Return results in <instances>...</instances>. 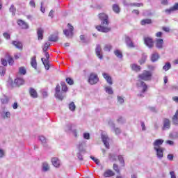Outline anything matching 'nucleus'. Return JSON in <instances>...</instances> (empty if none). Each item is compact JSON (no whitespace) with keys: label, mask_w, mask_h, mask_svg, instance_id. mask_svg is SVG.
I'll list each match as a JSON object with an SVG mask.
<instances>
[{"label":"nucleus","mask_w":178,"mask_h":178,"mask_svg":"<svg viewBox=\"0 0 178 178\" xmlns=\"http://www.w3.org/2000/svg\"><path fill=\"white\" fill-rule=\"evenodd\" d=\"M99 17L101 20V25L96 26L97 31L101 33H109L111 31V27H108L109 26V18L106 14L104 13H100L99 14Z\"/></svg>","instance_id":"nucleus-1"},{"label":"nucleus","mask_w":178,"mask_h":178,"mask_svg":"<svg viewBox=\"0 0 178 178\" xmlns=\"http://www.w3.org/2000/svg\"><path fill=\"white\" fill-rule=\"evenodd\" d=\"M137 86L138 88H141V92L138 95V96L141 97H144V92L147 91V88H148V86H147V84H145V83L141 80L138 81Z\"/></svg>","instance_id":"nucleus-2"},{"label":"nucleus","mask_w":178,"mask_h":178,"mask_svg":"<svg viewBox=\"0 0 178 178\" xmlns=\"http://www.w3.org/2000/svg\"><path fill=\"white\" fill-rule=\"evenodd\" d=\"M0 116L2 119H9L10 118V112L6 111V107L1 105Z\"/></svg>","instance_id":"nucleus-3"},{"label":"nucleus","mask_w":178,"mask_h":178,"mask_svg":"<svg viewBox=\"0 0 178 178\" xmlns=\"http://www.w3.org/2000/svg\"><path fill=\"white\" fill-rule=\"evenodd\" d=\"M99 81V79L98 78V75L95 73H90L88 78V83L92 86L94 84H97Z\"/></svg>","instance_id":"nucleus-4"},{"label":"nucleus","mask_w":178,"mask_h":178,"mask_svg":"<svg viewBox=\"0 0 178 178\" xmlns=\"http://www.w3.org/2000/svg\"><path fill=\"white\" fill-rule=\"evenodd\" d=\"M43 54H44V56L46 59H44L43 58L41 59L42 62L46 69V70H49V54L47 51H43Z\"/></svg>","instance_id":"nucleus-5"},{"label":"nucleus","mask_w":178,"mask_h":178,"mask_svg":"<svg viewBox=\"0 0 178 178\" xmlns=\"http://www.w3.org/2000/svg\"><path fill=\"white\" fill-rule=\"evenodd\" d=\"M67 27L69 29H65L63 33L67 38H71V37H73V30H74V28L70 24H67Z\"/></svg>","instance_id":"nucleus-6"},{"label":"nucleus","mask_w":178,"mask_h":178,"mask_svg":"<svg viewBox=\"0 0 178 178\" xmlns=\"http://www.w3.org/2000/svg\"><path fill=\"white\" fill-rule=\"evenodd\" d=\"M152 74L149 71H144L143 74L139 75V79L141 80L148 81L151 80Z\"/></svg>","instance_id":"nucleus-7"},{"label":"nucleus","mask_w":178,"mask_h":178,"mask_svg":"<svg viewBox=\"0 0 178 178\" xmlns=\"http://www.w3.org/2000/svg\"><path fill=\"white\" fill-rule=\"evenodd\" d=\"M72 127H73V124L68 123V124H66V126L65 127V131L67 133H69V132L72 131V134H74V137L77 138V130L72 129Z\"/></svg>","instance_id":"nucleus-8"},{"label":"nucleus","mask_w":178,"mask_h":178,"mask_svg":"<svg viewBox=\"0 0 178 178\" xmlns=\"http://www.w3.org/2000/svg\"><path fill=\"white\" fill-rule=\"evenodd\" d=\"M144 42L148 48H152L154 47V40L149 37H144Z\"/></svg>","instance_id":"nucleus-9"},{"label":"nucleus","mask_w":178,"mask_h":178,"mask_svg":"<svg viewBox=\"0 0 178 178\" xmlns=\"http://www.w3.org/2000/svg\"><path fill=\"white\" fill-rule=\"evenodd\" d=\"M154 151L156 152V156L159 159L163 158V147H154Z\"/></svg>","instance_id":"nucleus-10"},{"label":"nucleus","mask_w":178,"mask_h":178,"mask_svg":"<svg viewBox=\"0 0 178 178\" xmlns=\"http://www.w3.org/2000/svg\"><path fill=\"white\" fill-rule=\"evenodd\" d=\"M102 140L106 148L109 149V138H108V135L105 134L104 133H102Z\"/></svg>","instance_id":"nucleus-11"},{"label":"nucleus","mask_w":178,"mask_h":178,"mask_svg":"<svg viewBox=\"0 0 178 178\" xmlns=\"http://www.w3.org/2000/svg\"><path fill=\"white\" fill-rule=\"evenodd\" d=\"M95 54L99 59H103L104 56L102 55V49L101 45L97 44L95 48Z\"/></svg>","instance_id":"nucleus-12"},{"label":"nucleus","mask_w":178,"mask_h":178,"mask_svg":"<svg viewBox=\"0 0 178 178\" xmlns=\"http://www.w3.org/2000/svg\"><path fill=\"white\" fill-rule=\"evenodd\" d=\"M17 24L22 29L26 30V29H29V24L26 23V22H24V21L22 20V19H18L17 20Z\"/></svg>","instance_id":"nucleus-13"},{"label":"nucleus","mask_w":178,"mask_h":178,"mask_svg":"<svg viewBox=\"0 0 178 178\" xmlns=\"http://www.w3.org/2000/svg\"><path fill=\"white\" fill-rule=\"evenodd\" d=\"M125 42L129 48H134V43L133 42V40H131V38H130V37H125Z\"/></svg>","instance_id":"nucleus-14"},{"label":"nucleus","mask_w":178,"mask_h":178,"mask_svg":"<svg viewBox=\"0 0 178 178\" xmlns=\"http://www.w3.org/2000/svg\"><path fill=\"white\" fill-rule=\"evenodd\" d=\"M163 139H156L153 143L154 148H162L161 145L163 144Z\"/></svg>","instance_id":"nucleus-15"},{"label":"nucleus","mask_w":178,"mask_h":178,"mask_svg":"<svg viewBox=\"0 0 178 178\" xmlns=\"http://www.w3.org/2000/svg\"><path fill=\"white\" fill-rule=\"evenodd\" d=\"M168 129H170V120L168 118H165L163 120V130H168Z\"/></svg>","instance_id":"nucleus-16"},{"label":"nucleus","mask_w":178,"mask_h":178,"mask_svg":"<svg viewBox=\"0 0 178 178\" xmlns=\"http://www.w3.org/2000/svg\"><path fill=\"white\" fill-rule=\"evenodd\" d=\"M38 39L41 40L44 38V29L42 28H38L37 29Z\"/></svg>","instance_id":"nucleus-17"},{"label":"nucleus","mask_w":178,"mask_h":178,"mask_svg":"<svg viewBox=\"0 0 178 178\" xmlns=\"http://www.w3.org/2000/svg\"><path fill=\"white\" fill-rule=\"evenodd\" d=\"M55 97L60 101H63V99L66 97V93L65 92H58L55 93Z\"/></svg>","instance_id":"nucleus-18"},{"label":"nucleus","mask_w":178,"mask_h":178,"mask_svg":"<svg viewBox=\"0 0 178 178\" xmlns=\"http://www.w3.org/2000/svg\"><path fill=\"white\" fill-rule=\"evenodd\" d=\"M51 163L55 168H59V166H60V161L56 157L51 159Z\"/></svg>","instance_id":"nucleus-19"},{"label":"nucleus","mask_w":178,"mask_h":178,"mask_svg":"<svg viewBox=\"0 0 178 178\" xmlns=\"http://www.w3.org/2000/svg\"><path fill=\"white\" fill-rule=\"evenodd\" d=\"M124 6H136V8H140V6H144V4L140 3H129L126 1H123Z\"/></svg>","instance_id":"nucleus-20"},{"label":"nucleus","mask_w":178,"mask_h":178,"mask_svg":"<svg viewBox=\"0 0 178 178\" xmlns=\"http://www.w3.org/2000/svg\"><path fill=\"white\" fill-rule=\"evenodd\" d=\"M156 47L158 49L163 48V39H156Z\"/></svg>","instance_id":"nucleus-21"},{"label":"nucleus","mask_w":178,"mask_h":178,"mask_svg":"<svg viewBox=\"0 0 178 178\" xmlns=\"http://www.w3.org/2000/svg\"><path fill=\"white\" fill-rule=\"evenodd\" d=\"M103 77L105 79L107 83L110 84V86H112L113 84V83L112 82V78H111V76L108 74L103 73Z\"/></svg>","instance_id":"nucleus-22"},{"label":"nucleus","mask_w":178,"mask_h":178,"mask_svg":"<svg viewBox=\"0 0 178 178\" xmlns=\"http://www.w3.org/2000/svg\"><path fill=\"white\" fill-rule=\"evenodd\" d=\"M108 124H109L110 127H111V129H114L115 134H117V135L120 134V133H121L120 129H119V128L115 129V124H113V122H108Z\"/></svg>","instance_id":"nucleus-23"},{"label":"nucleus","mask_w":178,"mask_h":178,"mask_svg":"<svg viewBox=\"0 0 178 178\" xmlns=\"http://www.w3.org/2000/svg\"><path fill=\"white\" fill-rule=\"evenodd\" d=\"M36 56H34L31 58V65L32 66V67H33V69L37 70V60H36Z\"/></svg>","instance_id":"nucleus-24"},{"label":"nucleus","mask_w":178,"mask_h":178,"mask_svg":"<svg viewBox=\"0 0 178 178\" xmlns=\"http://www.w3.org/2000/svg\"><path fill=\"white\" fill-rule=\"evenodd\" d=\"M29 94H30L31 97H32V98H37L38 97L37 91L35 90V89L33 88H30Z\"/></svg>","instance_id":"nucleus-25"},{"label":"nucleus","mask_w":178,"mask_h":178,"mask_svg":"<svg viewBox=\"0 0 178 178\" xmlns=\"http://www.w3.org/2000/svg\"><path fill=\"white\" fill-rule=\"evenodd\" d=\"M115 175V172L111 170H107L104 172V177H112Z\"/></svg>","instance_id":"nucleus-26"},{"label":"nucleus","mask_w":178,"mask_h":178,"mask_svg":"<svg viewBox=\"0 0 178 178\" xmlns=\"http://www.w3.org/2000/svg\"><path fill=\"white\" fill-rule=\"evenodd\" d=\"M14 83L17 86H23L24 84V79L23 78H17L15 79Z\"/></svg>","instance_id":"nucleus-27"},{"label":"nucleus","mask_w":178,"mask_h":178,"mask_svg":"<svg viewBox=\"0 0 178 178\" xmlns=\"http://www.w3.org/2000/svg\"><path fill=\"white\" fill-rule=\"evenodd\" d=\"M12 44L18 49H23V44L21 42L13 41Z\"/></svg>","instance_id":"nucleus-28"},{"label":"nucleus","mask_w":178,"mask_h":178,"mask_svg":"<svg viewBox=\"0 0 178 178\" xmlns=\"http://www.w3.org/2000/svg\"><path fill=\"white\" fill-rule=\"evenodd\" d=\"M158 59H159V54H158V53L155 52L152 54V56H151L152 62H156Z\"/></svg>","instance_id":"nucleus-29"},{"label":"nucleus","mask_w":178,"mask_h":178,"mask_svg":"<svg viewBox=\"0 0 178 178\" xmlns=\"http://www.w3.org/2000/svg\"><path fill=\"white\" fill-rule=\"evenodd\" d=\"M114 55L118 58V59H122L123 58V54H122V51L119 49H116L114 51Z\"/></svg>","instance_id":"nucleus-30"},{"label":"nucleus","mask_w":178,"mask_h":178,"mask_svg":"<svg viewBox=\"0 0 178 178\" xmlns=\"http://www.w3.org/2000/svg\"><path fill=\"white\" fill-rule=\"evenodd\" d=\"M131 69L134 72H140L141 70V67L140 65H138L137 64H132Z\"/></svg>","instance_id":"nucleus-31"},{"label":"nucleus","mask_w":178,"mask_h":178,"mask_svg":"<svg viewBox=\"0 0 178 178\" xmlns=\"http://www.w3.org/2000/svg\"><path fill=\"white\" fill-rule=\"evenodd\" d=\"M49 41L51 42H56V41H58V35H51L50 37H49Z\"/></svg>","instance_id":"nucleus-32"},{"label":"nucleus","mask_w":178,"mask_h":178,"mask_svg":"<svg viewBox=\"0 0 178 178\" xmlns=\"http://www.w3.org/2000/svg\"><path fill=\"white\" fill-rule=\"evenodd\" d=\"M49 47H51V43L49 42H45L42 47L43 52H47L49 49Z\"/></svg>","instance_id":"nucleus-33"},{"label":"nucleus","mask_w":178,"mask_h":178,"mask_svg":"<svg viewBox=\"0 0 178 178\" xmlns=\"http://www.w3.org/2000/svg\"><path fill=\"white\" fill-rule=\"evenodd\" d=\"M145 60H147V54H142V58L139 60V63L140 65H143V64L145 63Z\"/></svg>","instance_id":"nucleus-34"},{"label":"nucleus","mask_w":178,"mask_h":178,"mask_svg":"<svg viewBox=\"0 0 178 178\" xmlns=\"http://www.w3.org/2000/svg\"><path fill=\"white\" fill-rule=\"evenodd\" d=\"M49 170V165L47 164V162L42 163V171L48 172Z\"/></svg>","instance_id":"nucleus-35"},{"label":"nucleus","mask_w":178,"mask_h":178,"mask_svg":"<svg viewBox=\"0 0 178 178\" xmlns=\"http://www.w3.org/2000/svg\"><path fill=\"white\" fill-rule=\"evenodd\" d=\"M1 105H3V106H5V104L9 102V99L8 98V97L4 96V98L1 99Z\"/></svg>","instance_id":"nucleus-36"},{"label":"nucleus","mask_w":178,"mask_h":178,"mask_svg":"<svg viewBox=\"0 0 178 178\" xmlns=\"http://www.w3.org/2000/svg\"><path fill=\"white\" fill-rule=\"evenodd\" d=\"M10 12L12 13L13 16L16 15V7L15 5L12 4L10 7Z\"/></svg>","instance_id":"nucleus-37"},{"label":"nucleus","mask_w":178,"mask_h":178,"mask_svg":"<svg viewBox=\"0 0 178 178\" xmlns=\"http://www.w3.org/2000/svg\"><path fill=\"white\" fill-rule=\"evenodd\" d=\"M113 10L115 13H119L120 12V8H119L118 4H114L113 6Z\"/></svg>","instance_id":"nucleus-38"},{"label":"nucleus","mask_w":178,"mask_h":178,"mask_svg":"<svg viewBox=\"0 0 178 178\" xmlns=\"http://www.w3.org/2000/svg\"><path fill=\"white\" fill-rule=\"evenodd\" d=\"M60 85H61V87H62V91L64 92H67V86H66V83L62 81V82H60Z\"/></svg>","instance_id":"nucleus-39"},{"label":"nucleus","mask_w":178,"mask_h":178,"mask_svg":"<svg viewBox=\"0 0 178 178\" xmlns=\"http://www.w3.org/2000/svg\"><path fill=\"white\" fill-rule=\"evenodd\" d=\"M19 73L20 74H22L23 76H24V74H26V73H27V71L26 70V68L24 67H20L19 68Z\"/></svg>","instance_id":"nucleus-40"},{"label":"nucleus","mask_w":178,"mask_h":178,"mask_svg":"<svg viewBox=\"0 0 178 178\" xmlns=\"http://www.w3.org/2000/svg\"><path fill=\"white\" fill-rule=\"evenodd\" d=\"M170 138L172 140H176L178 138V133L177 132H174L170 134Z\"/></svg>","instance_id":"nucleus-41"},{"label":"nucleus","mask_w":178,"mask_h":178,"mask_svg":"<svg viewBox=\"0 0 178 178\" xmlns=\"http://www.w3.org/2000/svg\"><path fill=\"white\" fill-rule=\"evenodd\" d=\"M38 140H39V141H40L42 143V144H47V138H44V136H40L38 137Z\"/></svg>","instance_id":"nucleus-42"},{"label":"nucleus","mask_w":178,"mask_h":178,"mask_svg":"<svg viewBox=\"0 0 178 178\" xmlns=\"http://www.w3.org/2000/svg\"><path fill=\"white\" fill-rule=\"evenodd\" d=\"M170 67H172V65H170V63H166L165 65L163 67V70H165V72H168V70H169Z\"/></svg>","instance_id":"nucleus-43"},{"label":"nucleus","mask_w":178,"mask_h":178,"mask_svg":"<svg viewBox=\"0 0 178 178\" xmlns=\"http://www.w3.org/2000/svg\"><path fill=\"white\" fill-rule=\"evenodd\" d=\"M151 23H152V21L149 19H143L141 21L142 26H145V24H151Z\"/></svg>","instance_id":"nucleus-44"},{"label":"nucleus","mask_w":178,"mask_h":178,"mask_svg":"<svg viewBox=\"0 0 178 178\" xmlns=\"http://www.w3.org/2000/svg\"><path fill=\"white\" fill-rule=\"evenodd\" d=\"M69 109L70 111H72V112H74V111L76 110V105L74 104V102H71L69 104Z\"/></svg>","instance_id":"nucleus-45"},{"label":"nucleus","mask_w":178,"mask_h":178,"mask_svg":"<svg viewBox=\"0 0 178 178\" xmlns=\"http://www.w3.org/2000/svg\"><path fill=\"white\" fill-rule=\"evenodd\" d=\"M6 73V67L3 66H0V74L1 76H5V74Z\"/></svg>","instance_id":"nucleus-46"},{"label":"nucleus","mask_w":178,"mask_h":178,"mask_svg":"<svg viewBox=\"0 0 178 178\" xmlns=\"http://www.w3.org/2000/svg\"><path fill=\"white\" fill-rule=\"evenodd\" d=\"M111 49H112V46L110 44H105L104 51L111 52Z\"/></svg>","instance_id":"nucleus-47"},{"label":"nucleus","mask_w":178,"mask_h":178,"mask_svg":"<svg viewBox=\"0 0 178 178\" xmlns=\"http://www.w3.org/2000/svg\"><path fill=\"white\" fill-rule=\"evenodd\" d=\"M105 91H106V92H107V94H109V95L113 94V90L109 86H107L105 88Z\"/></svg>","instance_id":"nucleus-48"},{"label":"nucleus","mask_w":178,"mask_h":178,"mask_svg":"<svg viewBox=\"0 0 178 178\" xmlns=\"http://www.w3.org/2000/svg\"><path fill=\"white\" fill-rule=\"evenodd\" d=\"M65 81L66 83H67V84H70V86H73V84L74 83V81H73V79L69 77L66 78Z\"/></svg>","instance_id":"nucleus-49"},{"label":"nucleus","mask_w":178,"mask_h":178,"mask_svg":"<svg viewBox=\"0 0 178 178\" xmlns=\"http://www.w3.org/2000/svg\"><path fill=\"white\" fill-rule=\"evenodd\" d=\"M8 62L10 66H13V63H15V60H13V58L10 56H9Z\"/></svg>","instance_id":"nucleus-50"},{"label":"nucleus","mask_w":178,"mask_h":178,"mask_svg":"<svg viewBox=\"0 0 178 178\" xmlns=\"http://www.w3.org/2000/svg\"><path fill=\"white\" fill-rule=\"evenodd\" d=\"M118 161H119L120 163H121V165H122V166H124V160L122 156H118Z\"/></svg>","instance_id":"nucleus-51"},{"label":"nucleus","mask_w":178,"mask_h":178,"mask_svg":"<svg viewBox=\"0 0 178 178\" xmlns=\"http://www.w3.org/2000/svg\"><path fill=\"white\" fill-rule=\"evenodd\" d=\"M90 159L96 163V165H99V160H98V159H96L95 157L90 156Z\"/></svg>","instance_id":"nucleus-52"},{"label":"nucleus","mask_w":178,"mask_h":178,"mask_svg":"<svg viewBox=\"0 0 178 178\" xmlns=\"http://www.w3.org/2000/svg\"><path fill=\"white\" fill-rule=\"evenodd\" d=\"M172 122H173L174 124H178V117H177V115H174L172 117Z\"/></svg>","instance_id":"nucleus-53"},{"label":"nucleus","mask_w":178,"mask_h":178,"mask_svg":"<svg viewBox=\"0 0 178 178\" xmlns=\"http://www.w3.org/2000/svg\"><path fill=\"white\" fill-rule=\"evenodd\" d=\"M113 169L115 170V172L117 173H118L119 175L120 174V170H119V167L118 166V165L116 164H113Z\"/></svg>","instance_id":"nucleus-54"},{"label":"nucleus","mask_w":178,"mask_h":178,"mask_svg":"<svg viewBox=\"0 0 178 178\" xmlns=\"http://www.w3.org/2000/svg\"><path fill=\"white\" fill-rule=\"evenodd\" d=\"M117 98L119 104H123L124 102V99H123V97H122L121 96H118Z\"/></svg>","instance_id":"nucleus-55"},{"label":"nucleus","mask_w":178,"mask_h":178,"mask_svg":"<svg viewBox=\"0 0 178 178\" xmlns=\"http://www.w3.org/2000/svg\"><path fill=\"white\" fill-rule=\"evenodd\" d=\"M165 13H168V15H170L172 12H175V10H173V7H171L170 9L165 10Z\"/></svg>","instance_id":"nucleus-56"},{"label":"nucleus","mask_w":178,"mask_h":178,"mask_svg":"<svg viewBox=\"0 0 178 178\" xmlns=\"http://www.w3.org/2000/svg\"><path fill=\"white\" fill-rule=\"evenodd\" d=\"M83 138L85 140H90V133H88V132L84 133L83 134Z\"/></svg>","instance_id":"nucleus-57"},{"label":"nucleus","mask_w":178,"mask_h":178,"mask_svg":"<svg viewBox=\"0 0 178 178\" xmlns=\"http://www.w3.org/2000/svg\"><path fill=\"white\" fill-rule=\"evenodd\" d=\"M1 65H3V67L8 66V61L5 58H1Z\"/></svg>","instance_id":"nucleus-58"},{"label":"nucleus","mask_w":178,"mask_h":178,"mask_svg":"<svg viewBox=\"0 0 178 178\" xmlns=\"http://www.w3.org/2000/svg\"><path fill=\"white\" fill-rule=\"evenodd\" d=\"M44 6V1L41 2L40 11L42 13H45V8Z\"/></svg>","instance_id":"nucleus-59"},{"label":"nucleus","mask_w":178,"mask_h":178,"mask_svg":"<svg viewBox=\"0 0 178 178\" xmlns=\"http://www.w3.org/2000/svg\"><path fill=\"white\" fill-rule=\"evenodd\" d=\"M161 5L167 6V5H169V0H161Z\"/></svg>","instance_id":"nucleus-60"},{"label":"nucleus","mask_w":178,"mask_h":178,"mask_svg":"<svg viewBox=\"0 0 178 178\" xmlns=\"http://www.w3.org/2000/svg\"><path fill=\"white\" fill-rule=\"evenodd\" d=\"M170 90H171L172 91H178V86H176V85L172 86L170 87Z\"/></svg>","instance_id":"nucleus-61"},{"label":"nucleus","mask_w":178,"mask_h":178,"mask_svg":"<svg viewBox=\"0 0 178 178\" xmlns=\"http://www.w3.org/2000/svg\"><path fill=\"white\" fill-rule=\"evenodd\" d=\"M3 35L4 38H6V40L10 39V35L8 33H4L3 34Z\"/></svg>","instance_id":"nucleus-62"},{"label":"nucleus","mask_w":178,"mask_h":178,"mask_svg":"<svg viewBox=\"0 0 178 178\" xmlns=\"http://www.w3.org/2000/svg\"><path fill=\"white\" fill-rule=\"evenodd\" d=\"M29 5L32 8H35V2L34 1V0H31L29 2Z\"/></svg>","instance_id":"nucleus-63"},{"label":"nucleus","mask_w":178,"mask_h":178,"mask_svg":"<svg viewBox=\"0 0 178 178\" xmlns=\"http://www.w3.org/2000/svg\"><path fill=\"white\" fill-rule=\"evenodd\" d=\"M172 9L175 10H178V3H175L172 7Z\"/></svg>","instance_id":"nucleus-64"}]
</instances>
